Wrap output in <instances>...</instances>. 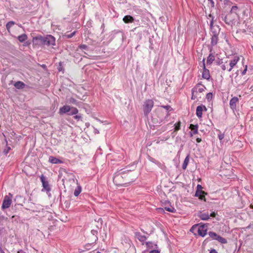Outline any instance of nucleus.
<instances>
[{
    "label": "nucleus",
    "mask_w": 253,
    "mask_h": 253,
    "mask_svg": "<svg viewBox=\"0 0 253 253\" xmlns=\"http://www.w3.org/2000/svg\"><path fill=\"white\" fill-rule=\"evenodd\" d=\"M216 241H218V242L221 244H226L227 243V240L225 238L220 236V235H218V237L216 238Z\"/></svg>",
    "instance_id": "obj_32"
},
{
    "label": "nucleus",
    "mask_w": 253,
    "mask_h": 253,
    "mask_svg": "<svg viewBox=\"0 0 253 253\" xmlns=\"http://www.w3.org/2000/svg\"><path fill=\"white\" fill-rule=\"evenodd\" d=\"M165 209L172 213H174L176 211V210L171 206H170V207H165Z\"/></svg>",
    "instance_id": "obj_38"
},
{
    "label": "nucleus",
    "mask_w": 253,
    "mask_h": 253,
    "mask_svg": "<svg viewBox=\"0 0 253 253\" xmlns=\"http://www.w3.org/2000/svg\"><path fill=\"white\" fill-rule=\"evenodd\" d=\"M145 244L148 249L154 250L158 248L157 244L152 242H146Z\"/></svg>",
    "instance_id": "obj_17"
},
{
    "label": "nucleus",
    "mask_w": 253,
    "mask_h": 253,
    "mask_svg": "<svg viewBox=\"0 0 253 253\" xmlns=\"http://www.w3.org/2000/svg\"><path fill=\"white\" fill-rule=\"evenodd\" d=\"M208 234H209L210 237L212 240H216V238L218 237V236L219 235L217 234H216L215 232H214L213 231L209 232Z\"/></svg>",
    "instance_id": "obj_29"
},
{
    "label": "nucleus",
    "mask_w": 253,
    "mask_h": 253,
    "mask_svg": "<svg viewBox=\"0 0 253 253\" xmlns=\"http://www.w3.org/2000/svg\"><path fill=\"white\" fill-rule=\"evenodd\" d=\"M149 253H160V250L158 249L152 250L150 251Z\"/></svg>",
    "instance_id": "obj_49"
},
{
    "label": "nucleus",
    "mask_w": 253,
    "mask_h": 253,
    "mask_svg": "<svg viewBox=\"0 0 253 253\" xmlns=\"http://www.w3.org/2000/svg\"><path fill=\"white\" fill-rule=\"evenodd\" d=\"M14 24H15V22L13 21H10L7 22L6 24V28L7 30L9 32L11 27Z\"/></svg>",
    "instance_id": "obj_37"
},
{
    "label": "nucleus",
    "mask_w": 253,
    "mask_h": 253,
    "mask_svg": "<svg viewBox=\"0 0 253 253\" xmlns=\"http://www.w3.org/2000/svg\"><path fill=\"white\" fill-rule=\"evenodd\" d=\"M238 9V7L236 5H234L232 7L230 11V14L232 13V12H234L235 10H236Z\"/></svg>",
    "instance_id": "obj_51"
},
{
    "label": "nucleus",
    "mask_w": 253,
    "mask_h": 253,
    "mask_svg": "<svg viewBox=\"0 0 253 253\" xmlns=\"http://www.w3.org/2000/svg\"><path fill=\"white\" fill-rule=\"evenodd\" d=\"M82 118V116L81 114H76L75 116H74V118L76 120H79L81 119Z\"/></svg>",
    "instance_id": "obj_50"
},
{
    "label": "nucleus",
    "mask_w": 253,
    "mask_h": 253,
    "mask_svg": "<svg viewBox=\"0 0 253 253\" xmlns=\"http://www.w3.org/2000/svg\"><path fill=\"white\" fill-rule=\"evenodd\" d=\"M67 102L68 103L73 104L76 105H78L79 103V102H78L76 99L73 97L68 98L67 100Z\"/></svg>",
    "instance_id": "obj_26"
},
{
    "label": "nucleus",
    "mask_w": 253,
    "mask_h": 253,
    "mask_svg": "<svg viewBox=\"0 0 253 253\" xmlns=\"http://www.w3.org/2000/svg\"><path fill=\"white\" fill-rule=\"evenodd\" d=\"M28 39L27 35L26 34H23L17 37V39L21 42H23Z\"/></svg>",
    "instance_id": "obj_24"
},
{
    "label": "nucleus",
    "mask_w": 253,
    "mask_h": 253,
    "mask_svg": "<svg viewBox=\"0 0 253 253\" xmlns=\"http://www.w3.org/2000/svg\"><path fill=\"white\" fill-rule=\"evenodd\" d=\"M82 191V187L80 185H78L75 189L74 194V196L77 197L79 195Z\"/></svg>",
    "instance_id": "obj_31"
},
{
    "label": "nucleus",
    "mask_w": 253,
    "mask_h": 253,
    "mask_svg": "<svg viewBox=\"0 0 253 253\" xmlns=\"http://www.w3.org/2000/svg\"><path fill=\"white\" fill-rule=\"evenodd\" d=\"M247 68H248V66L247 65H246L244 70L242 71L241 72L242 75H244L246 74L247 71Z\"/></svg>",
    "instance_id": "obj_52"
},
{
    "label": "nucleus",
    "mask_w": 253,
    "mask_h": 253,
    "mask_svg": "<svg viewBox=\"0 0 253 253\" xmlns=\"http://www.w3.org/2000/svg\"><path fill=\"white\" fill-rule=\"evenodd\" d=\"M49 162L52 164H62L63 163V161L60 160V159L56 158L53 156H50L49 157Z\"/></svg>",
    "instance_id": "obj_18"
},
{
    "label": "nucleus",
    "mask_w": 253,
    "mask_h": 253,
    "mask_svg": "<svg viewBox=\"0 0 253 253\" xmlns=\"http://www.w3.org/2000/svg\"><path fill=\"white\" fill-rule=\"evenodd\" d=\"M11 204V200L7 196H5L3 201L1 208L5 209L9 208Z\"/></svg>",
    "instance_id": "obj_9"
},
{
    "label": "nucleus",
    "mask_w": 253,
    "mask_h": 253,
    "mask_svg": "<svg viewBox=\"0 0 253 253\" xmlns=\"http://www.w3.org/2000/svg\"><path fill=\"white\" fill-rule=\"evenodd\" d=\"M240 58L238 56H235L233 59L231 60L229 63L230 68L228 69V71L230 72L232 70L234 66H235L238 61L239 60Z\"/></svg>",
    "instance_id": "obj_14"
},
{
    "label": "nucleus",
    "mask_w": 253,
    "mask_h": 253,
    "mask_svg": "<svg viewBox=\"0 0 253 253\" xmlns=\"http://www.w3.org/2000/svg\"><path fill=\"white\" fill-rule=\"evenodd\" d=\"M210 253H218L216 251V250L215 249H211L210 252Z\"/></svg>",
    "instance_id": "obj_63"
},
{
    "label": "nucleus",
    "mask_w": 253,
    "mask_h": 253,
    "mask_svg": "<svg viewBox=\"0 0 253 253\" xmlns=\"http://www.w3.org/2000/svg\"><path fill=\"white\" fill-rule=\"evenodd\" d=\"M122 176L120 174H116L113 178L114 183L116 185H121V184L118 183V180Z\"/></svg>",
    "instance_id": "obj_36"
},
{
    "label": "nucleus",
    "mask_w": 253,
    "mask_h": 253,
    "mask_svg": "<svg viewBox=\"0 0 253 253\" xmlns=\"http://www.w3.org/2000/svg\"><path fill=\"white\" fill-rule=\"evenodd\" d=\"M218 35H212L211 38V46H213L215 45L218 42Z\"/></svg>",
    "instance_id": "obj_21"
},
{
    "label": "nucleus",
    "mask_w": 253,
    "mask_h": 253,
    "mask_svg": "<svg viewBox=\"0 0 253 253\" xmlns=\"http://www.w3.org/2000/svg\"><path fill=\"white\" fill-rule=\"evenodd\" d=\"M155 112L157 115V117L160 119L164 118L165 119V121L169 115L168 112L163 110L161 108L156 109Z\"/></svg>",
    "instance_id": "obj_5"
},
{
    "label": "nucleus",
    "mask_w": 253,
    "mask_h": 253,
    "mask_svg": "<svg viewBox=\"0 0 253 253\" xmlns=\"http://www.w3.org/2000/svg\"><path fill=\"white\" fill-rule=\"evenodd\" d=\"M194 226L198 227V233L200 236L204 237L207 235L208 230V224H204L202 223L197 224L193 226L191 229L194 228Z\"/></svg>",
    "instance_id": "obj_3"
},
{
    "label": "nucleus",
    "mask_w": 253,
    "mask_h": 253,
    "mask_svg": "<svg viewBox=\"0 0 253 253\" xmlns=\"http://www.w3.org/2000/svg\"><path fill=\"white\" fill-rule=\"evenodd\" d=\"M198 217L203 220H208L210 219V215L208 213L200 212L198 215Z\"/></svg>",
    "instance_id": "obj_19"
},
{
    "label": "nucleus",
    "mask_w": 253,
    "mask_h": 253,
    "mask_svg": "<svg viewBox=\"0 0 253 253\" xmlns=\"http://www.w3.org/2000/svg\"><path fill=\"white\" fill-rule=\"evenodd\" d=\"M64 204L65 205L66 208H68L69 207L70 203L69 201H66Z\"/></svg>",
    "instance_id": "obj_59"
},
{
    "label": "nucleus",
    "mask_w": 253,
    "mask_h": 253,
    "mask_svg": "<svg viewBox=\"0 0 253 253\" xmlns=\"http://www.w3.org/2000/svg\"><path fill=\"white\" fill-rule=\"evenodd\" d=\"M43 36L39 35L34 37L32 39L33 44L35 46H42Z\"/></svg>",
    "instance_id": "obj_6"
},
{
    "label": "nucleus",
    "mask_w": 253,
    "mask_h": 253,
    "mask_svg": "<svg viewBox=\"0 0 253 253\" xmlns=\"http://www.w3.org/2000/svg\"><path fill=\"white\" fill-rule=\"evenodd\" d=\"M91 233L92 235V241H94V243H95L98 240V231L97 230L92 229L91 231Z\"/></svg>",
    "instance_id": "obj_23"
},
{
    "label": "nucleus",
    "mask_w": 253,
    "mask_h": 253,
    "mask_svg": "<svg viewBox=\"0 0 253 253\" xmlns=\"http://www.w3.org/2000/svg\"><path fill=\"white\" fill-rule=\"evenodd\" d=\"M152 122L154 124L156 125V126H161L162 123H165V119H160L158 118V117H152Z\"/></svg>",
    "instance_id": "obj_12"
},
{
    "label": "nucleus",
    "mask_w": 253,
    "mask_h": 253,
    "mask_svg": "<svg viewBox=\"0 0 253 253\" xmlns=\"http://www.w3.org/2000/svg\"><path fill=\"white\" fill-rule=\"evenodd\" d=\"M79 47L81 49L87 50L88 49V47L85 44H81L79 45Z\"/></svg>",
    "instance_id": "obj_47"
},
{
    "label": "nucleus",
    "mask_w": 253,
    "mask_h": 253,
    "mask_svg": "<svg viewBox=\"0 0 253 253\" xmlns=\"http://www.w3.org/2000/svg\"><path fill=\"white\" fill-rule=\"evenodd\" d=\"M76 32H77L75 31L70 34L66 33L64 35V37L67 39H70L76 34Z\"/></svg>",
    "instance_id": "obj_39"
},
{
    "label": "nucleus",
    "mask_w": 253,
    "mask_h": 253,
    "mask_svg": "<svg viewBox=\"0 0 253 253\" xmlns=\"http://www.w3.org/2000/svg\"><path fill=\"white\" fill-rule=\"evenodd\" d=\"M78 113V110L75 108L72 107H71V110L70 112H69V115L72 116L74 115H76Z\"/></svg>",
    "instance_id": "obj_34"
},
{
    "label": "nucleus",
    "mask_w": 253,
    "mask_h": 253,
    "mask_svg": "<svg viewBox=\"0 0 253 253\" xmlns=\"http://www.w3.org/2000/svg\"><path fill=\"white\" fill-rule=\"evenodd\" d=\"M201 84V83H198L196 84V85L192 89V96L191 99L194 100L195 99L196 97L194 95V92H197V88Z\"/></svg>",
    "instance_id": "obj_30"
},
{
    "label": "nucleus",
    "mask_w": 253,
    "mask_h": 253,
    "mask_svg": "<svg viewBox=\"0 0 253 253\" xmlns=\"http://www.w3.org/2000/svg\"><path fill=\"white\" fill-rule=\"evenodd\" d=\"M161 107L166 109L167 110L166 111H167L168 112H169V111H171L172 110V108H171L170 106L168 105H166V106L162 105L161 106Z\"/></svg>",
    "instance_id": "obj_46"
},
{
    "label": "nucleus",
    "mask_w": 253,
    "mask_h": 253,
    "mask_svg": "<svg viewBox=\"0 0 253 253\" xmlns=\"http://www.w3.org/2000/svg\"><path fill=\"white\" fill-rule=\"evenodd\" d=\"M224 134L223 133H220L218 135V137L220 140H222L224 138Z\"/></svg>",
    "instance_id": "obj_54"
},
{
    "label": "nucleus",
    "mask_w": 253,
    "mask_h": 253,
    "mask_svg": "<svg viewBox=\"0 0 253 253\" xmlns=\"http://www.w3.org/2000/svg\"><path fill=\"white\" fill-rule=\"evenodd\" d=\"M214 59V56L212 54H210L207 58V64L211 65Z\"/></svg>",
    "instance_id": "obj_28"
},
{
    "label": "nucleus",
    "mask_w": 253,
    "mask_h": 253,
    "mask_svg": "<svg viewBox=\"0 0 253 253\" xmlns=\"http://www.w3.org/2000/svg\"><path fill=\"white\" fill-rule=\"evenodd\" d=\"M5 142H6V146H5V148L3 150V153L4 155H6L8 153L9 151L11 150V148L10 146H9L8 145L7 141L6 139H5Z\"/></svg>",
    "instance_id": "obj_33"
},
{
    "label": "nucleus",
    "mask_w": 253,
    "mask_h": 253,
    "mask_svg": "<svg viewBox=\"0 0 253 253\" xmlns=\"http://www.w3.org/2000/svg\"><path fill=\"white\" fill-rule=\"evenodd\" d=\"M203 111L201 106L199 105L197 107L196 114L198 118L200 119L202 117Z\"/></svg>",
    "instance_id": "obj_22"
},
{
    "label": "nucleus",
    "mask_w": 253,
    "mask_h": 253,
    "mask_svg": "<svg viewBox=\"0 0 253 253\" xmlns=\"http://www.w3.org/2000/svg\"><path fill=\"white\" fill-rule=\"evenodd\" d=\"M202 189H203V187L202 186V185H201L200 184L197 185L196 191L202 190Z\"/></svg>",
    "instance_id": "obj_56"
},
{
    "label": "nucleus",
    "mask_w": 253,
    "mask_h": 253,
    "mask_svg": "<svg viewBox=\"0 0 253 253\" xmlns=\"http://www.w3.org/2000/svg\"><path fill=\"white\" fill-rule=\"evenodd\" d=\"M224 3L225 4L230 5L232 2L229 0H224Z\"/></svg>",
    "instance_id": "obj_57"
},
{
    "label": "nucleus",
    "mask_w": 253,
    "mask_h": 253,
    "mask_svg": "<svg viewBox=\"0 0 253 253\" xmlns=\"http://www.w3.org/2000/svg\"><path fill=\"white\" fill-rule=\"evenodd\" d=\"M94 242L92 243H88L84 245V248L86 251H88L91 249L92 245L94 244Z\"/></svg>",
    "instance_id": "obj_41"
},
{
    "label": "nucleus",
    "mask_w": 253,
    "mask_h": 253,
    "mask_svg": "<svg viewBox=\"0 0 253 253\" xmlns=\"http://www.w3.org/2000/svg\"><path fill=\"white\" fill-rule=\"evenodd\" d=\"M15 217H16V218L15 219V221H16L17 222H18V220H19V216H16V215H13L12 216V218H14Z\"/></svg>",
    "instance_id": "obj_60"
},
{
    "label": "nucleus",
    "mask_w": 253,
    "mask_h": 253,
    "mask_svg": "<svg viewBox=\"0 0 253 253\" xmlns=\"http://www.w3.org/2000/svg\"><path fill=\"white\" fill-rule=\"evenodd\" d=\"M115 35H118V36L120 37L121 39L123 41L124 39V34L120 31H117L115 33Z\"/></svg>",
    "instance_id": "obj_44"
},
{
    "label": "nucleus",
    "mask_w": 253,
    "mask_h": 253,
    "mask_svg": "<svg viewBox=\"0 0 253 253\" xmlns=\"http://www.w3.org/2000/svg\"><path fill=\"white\" fill-rule=\"evenodd\" d=\"M25 85L26 84L21 81H17L14 84V86L18 89L24 88Z\"/></svg>",
    "instance_id": "obj_20"
},
{
    "label": "nucleus",
    "mask_w": 253,
    "mask_h": 253,
    "mask_svg": "<svg viewBox=\"0 0 253 253\" xmlns=\"http://www.w3.org/2000/svg\"><path fill=\"white\" fill-rule=\"evenodd\" d=\"M206 98L209 101H211L212 98V93H208L206 95Z\"/></svg>",
    "instance_id": "obj_45"
},
{
    "label": "nucleus",
    "mask_w": 253,
    "mask_h": 253,
    "mask_svg": "<svg viewBox=\"0 0 253 253\" xmlns=\"http://www.w3.org/2000/svg\"><path fill=\"white\" fill-rule=\"evenodd\" d=\"M55 45V38L51 35L43 36L42 46H54Z\"/></svg>",
    "instance_id": "obj_2"
},
{
    "label": "nucleus",
    "mask_w": 253,
    "mask_h": 253,
    "mask_svg": "<svg viewBox=\"0 0 253 253\" xmlns=\"http://www.w3.org/2000/svg\"><path fill=\"white\" fill-rule=\"evenodd\" d=\"M205 89H206V87L204 85L201 84L198 87L197 91H199V92L201 93V92H203L204 91Z\"/></svg>",
    "instance_id": "obj_43"
},
{
    "label": "nucleus",
    "mask_w": 253,
    "mask_h": 253,
    "mask_svg": "<svg viewBox=\"0 0 253 253\" xmlns=\"http://www.w3.org/2000/svg\"><path fill=\"white\" fill-rule=\"evenodd\" d=\"M212 8L214 7V2L213 0H208Z\"/></svg>",
    "instance_id": "obj_55"
},
{
    "label": "nucleus",
    "mask_w": 253,
    "mask_h": 253,
    "mask_svg": "<svg viewBox=\"0 0 253 253\" xmlns=\"http://www.w3.org/2000/svg\"><path fill=\"white\" fill-rule=\"evenodd\" d=\"M0 253H5L2 248V244L0 243Z\"/></svg>",
    "instance_id": "obj_61"
},
{
    "label": "nucleus",
    "mask_w": 253,
    "mask_h": 253,
    "mask_svg": "<svg viewBox=\"0 0 253 253\" xmlns=\"http://www.w3.org/2000/svg\"><path fill=\"white\" fill-rule=\"evenodd\" d=\"M134 235L135 237L141 242H144L147 239L146 236L142 235L140 232H136L134 233Z\"/></svg>",
    "instance_id": "obj_16"
},
{
    "label": "nucleus",
    "mask_w": 253,
    "mask_h": 253,
    "mask_svg": "<svg viewBox=\"0 0 253 253\" xmlns=\"http://www.w3.org/2000/svg\"><path fill=\"white\" fill-rule=\"evenodd\" d=\"M220 29L219 26L216 25L215 27H213V29H211V32L212 33V35H218Z\"/></svg>",
    "instance_id": "obj_25"
},
{
    "label": "nucleus",
    "mask_w": 253,
    "mask_h": 253,
    "mask_svg": "<svg viewBox=\"0 0 253 253\" xmlns=\"http://www.w3.org/2000/svg\"><path fill=\"white\" fill-rule=\"evenodd\" d=\"M217 213L215 212V211H212L210 215V217L211 216L212 217H215Z\"/></svg>",
    "instance_id": "obj_58"
},
{
    "label": "nucleus",
    "mask_w": 253,
    "mask_h": 253,
    "mask_svg": "<svg viewBox=\"0 0 253 253\" xmlns=\"http://www.w3.org/2000/svg\"><path fill=\"white\" fill-rule=\"evenodd\" d=\"M181 122L178 121L174 124V131H177L180 129Z\"/></svg>",
    "instance_id": "obj_40"
},
{
    "label": "nucleus",
    "mask_w": 253,
    "mask_h": 253,
    "mask_svg": "<svg viewBox=\"0 0 253 253\" xmlns=\"http://www.w3.org/2000/svg\"><path fill=\"white\" fill-rule=\"evenodd\" d=\"M71 110V107L68 105H64L59 109V113L60 115L67 114L69 115V112Z\"/></svg>",
    "instance_id": "obj_13"
},
{
    "label": "nucleus",
    "mask_w": 253,
    "mask_h": 253,
    "mask_svg": "<svg viewBox=\"0 0 253 253\" xmlns=\"http://www.w3.org/2000/svg\"><path fill=\"white\" fill-rule=\"evenodd\" d=\"M208 193L204 191L200 190V191H196L195 196L199 198V199L201 201H204L205 202L206 201V199L205 198V196L207 195Z\"/></svg>",
    "instance_id": "obj_8"
},
{
    "label": "nucleus",
    "mask_w": 253,
    "mask_h": 253,
    "mask_svg": "<svg viewBox=\"0 0 253 253\" xmlns=\"http://www.w3.org/2000/svg\"><path fill=\"white\" fill-rule=\"evenodd\" d=\"M167 129V126H164L162 127L161 130L162 131H165Z\"/></svg>",
    "instance_id": "obj_64"
},
{
    "label": "nucleus",
    "mask_w": 253,
    "mask_h": 253,
    "mask_svg": "<svg viewBox=\"0 0 253 253\" xmlns=\"http://www.w3.org/2000/svg\"><path fill=\"white\" fill-rule=\"evenodd\" d=\"M239 101V99L237 97H234L230 100L229 105L230 108L233 110H236L237 107V103Z\"/></svg>",
    "instance_id": "obj_10"
},
{
    "label": "nucleus",
    "mask_w": 253,
    "mask_h": 253,
    "mask_svg": "<svg viewBox=\"0 0 253 253\" xmlns=\"http://www.w3.org/2000/svg\"><path fill=\"white\" fill-rule=\"evenodd\" d=\"M189 128L193 131V134H195L198 133V126L197 125H194L191 124Z\"/></svg>",
    "instance_id": "obj_27"
},
{
    "label": "nucleus",
    "mask_w": 253,
    "mask_h": 253,
    "mask_svg": "<svg viewBox=\"0 0 253 253\" xmlns=\"http://www.w3.org/2000/svg\"><path fill=\"white\" fill-rule=\"evenodd\" d=\"M209 16L212 17V20H211V21L210 22V29H213V27L215 26H213V18L211 14H210L209 15Z\"/></svg>",
    "instance_id": "obj_48"
},
{
    "label": "nucleus",
    "mask_w": 253,
    "mask_h": 253,
    "mask_svg": "<svg viewBox=\"0 0 253 253\" xmlns=\"http://www.w3.org/2000/svg\"><path fill=\"white\" fill-rule=\"evenodd\" d=\"M154 106V101L152 99H146L143 102V111L145 117H148Z\"/></svg>",
    "instance_id": "obj_1"
},
{
    "label": "nucleus",
    "mask_w": 253,
    "mask_h": 253,
    "mask_svg": "<svg viewBox=\"0 0 253 253\" xmlns=\"http://www.w3.org/2000/svg\"><path fill=\"white\" fill-rule=\"evenodd\" d=\"M231 14L230 13L227 15L224 16L223 14H221V17L226 24L230 25L233 23V20L230 18Z\"/></svg>",
    "instance_id": "obj_11"
},
{
    "label": "nucleus",
    "mask_w": 253,
    "mask_h": 253,
    "mask_svg": "<svg viewBox=\"0 0 253 253\" xmlns=\"http://www.w3.org/2000/svg\"><path fill=\"white\" fill-rule=\"evenodd\" d=\"M200 106L202 107V109H203V111H206L207 110V109L205 105H201Z\"/></svg>",
    "instance_id": "obj_62"
},
{
    "label": "nucleus",
    "mask_w": 253,
    "mask_h": 253,
    "mask_svg": "<svg viewBox=\"0 0 253 253\" xmlns=\"http://www.w3.org/2000/svg\"><path fill=\"white\" fill-rule=\"evenodd\" d=\"M149 160L158 165H161V163L158 161L157 160H156V159H155L154 158L150 157V156H149Z\"/></svg>",
    "instance_id": "obj_42"
},
{
    "label": "nucleus",
    "mask_w": 253,
    "mask_h": 253,
    "mask_svg": "<svg viewBox=\"0 0 253 253\" xmlns=\"http://www.w3.org/2000/svg\"><path fill=\"white\" fill-rule=\"evenodd\" d=\"M189 156L188 155L185 159L183 163L182 164V169H185L187 168V165L189 163Z\"/></svg>",
    "instance_id": "obj_35"
},
{
    "label": "nucleus",
    "mask_w": 253,
    "mask_h": 253,
    "mask_svg": "<svg viewBox=\"0 0 253 253\" xmlns=\"http://www.w3.org/2000/svg\"><path fill=\"white\" fill-rule=\"evenodd\" d=\"M58 70L59 72L62 71L64 70L63 67L61 62L59 63V65L58 67Z\"/></svg>",
    "instance_id": "obj_53"
},
{
    "label": "nucleus",
    "mask_w": 253,
    "mask_h": 253,
    "mask_svg": "<svg viewBox=\"0 0 253 253\" xmlns=\"http://www.w3.org/2000/svg\"><path fill=\"white\" fill-rule=\"evenodd\" d=\"M123 20L125 23H131L134 21V18L131 15H127L124 17Z\"/></svg>",
    "instance_id": "obj_15"
},
{
    "label": "nucleus",
    "mask_w": 253,
    "mask_h": 253,
    "mask_svg": "<svg viewBox=\"0 0 253 253\" xmlns=\"http://www.w3.org/2000/svg\"><path fill=\"white\" fill-rule=\"evenodd\" d=\"M205 58L203 60V71L202 73V77L206 80H209L210 78V71L208 69H206L205 63Z\"/></svg>",
    "instance_id": "obj_7"
},
{
    "label": "nucleus",
    "mask_w": 253,
    "mask_h": 253,
    "mask_svg": "<svg viewBox=\"0 0 253 253\" xmlns=\"http://www.w3.org/2000/svg\"><path fill=\"white\" fill-rule=\"evenodd\" d=\"M40 179L42 183V186L43 187V189L42 191L44 190L47 192H49L51 190L50 187L49 185L48 181L46 180L45 176L43 174H42L40 176Z\"/></svg>",
    "instance_id": "obj_4"
}]
</instances>
